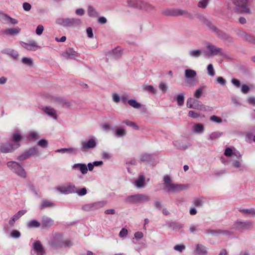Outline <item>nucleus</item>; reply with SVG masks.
Masks as SVG:
<instances>
[{
    "label": "nucleus",
    "mask_w": 255,
    "mask_h": 255,
    "mask_svg": "<svg viewBox=\"0 0 255 255\" xmlns=\"http://www.w3.org/2000/svg\"><path fill=\"white\" fill-rule=\"evenodd\" d=\"M96 146L97 141L95 137L82 140L81 142V150L83 152H85L88 150L93 149L95 148Z\"/></svg>",
    "instance_id": "nucleus-11"
},
{
    "label": "nucleus",
    "mask_w": 255,
    "mask_h": 255,
    "mask_svg": "<svg viewBox=\"0 0 255 255\" xmlns=\"http://www.w3.org/2000/svg\"><path fill=\"white\" fill-rule=\"evenodd\" d=\"M128 234V231L127 229L125 228H123L121 230V231L119 233V236L121 238H125L127 236Z\"/></svg>",
    "instance_id": "nucleus-62"
},
{
    "label": "nucleus",
    "mask_w": 255,
    "mask_h": 255,
    "mask_svg": "<svg viewBox=\"0 0 255 255\" xmlns=\"http://www.w3.org/2000/svg\"><path fill=\"white\" fill-rule=\"evenodd\" d=\"M127 133L126 130L123 128H118L115 130V135L117 137H121L125 136Z\"/></svg>",
    "instance_id": "nucleus-40"
},
{
    "label": "nucleus",
    "mask_w": 255,
    "mask_h": 255,
    "mask_svg": "<svg viewBox=\"0 0 255 255\" xmlns=\"http://www.w3.org/2000/svg\"><path fill=\"white\" fill-rule=\"evenodd\" d=\"M133 185L137 188H142L145 185V177L143 175H140L133 182Z\"/></svg>",
    "instance_id": "nucleus-23"
},
{
    "label": "nucleus",
    "mask_w": 255,
    "mask_h": 255,
    "mask_svg": "<svg viewBox=\"0 0 255 255\" xmlns=\"http://www.w3.org/2000/svg\"><path fill=\"white\" fill-rule=\"evenodd\" d=\"M202 53V51L200 49H193L189 50L188 54L190 57L197 58L199 57Z\"/></svg>",
    "instance_id": "nucleus-29"
},
{
    "label": "nucleus",
    "mask_w": 255,
    "mask_h": 255,
    "mask_svg": "<svg viewBox=\"0 0 255 255\" xmlns=\"http://www.w3.org/2000/svg\"><path fill=\"white\" fill-rule=\"evenodd\" d=\"M26 152L28 154L29 157L38 154V150L37 148L33 147L29 148V149L26 150Z\"/></svg>",
    "instance_id": "nucleus-42"
},
{
    "label": "nucleus",
    "mask_w": 255,
    "mask_h": 255,
    "mask_svg": "<svg viewBox=\"0 0 255 255\" xmlns=\"http://www.w3.org/2000/svg\"><path fill=\"white\" fill-rule=\"evenodd\" d=\"M237 159H230V161L231 162V165L234 168L238 170V171L243 172L245 170V166L242 164V159L241 158H237Z\"/></svg>",
    "instance_id": "nucleus-17"
},
{
    "label": "nucleus",
    "mask_w": 255,
    "mask_h": 255,
    "mask_svg": "<svg viewBox=\"0 0 255 255\" xmlns=\"http://www.w3.org/2000/svg\"><path fill=\"white\" fill-rule=\"evenodd\" d=\"M144 89L153 94H155L157 92L156 90L151 85L145 86Z\"/></svg>",
    "instance_id": "nucleus-51"
},
{
    "label": "nucleus",
    "mask_w": 255,
    "mask_h": 255,
    "mask_svg": "<svg viewBox=\"0 0 255 255\" xmlns=\"http://www.w3.org/2000/svg\"><path fill=\"white\" fill-rule=\"evenodd\" d=\"M204 127L201 123L195 124L192 126V130L196 133H202L204 132Z\"/></svg>",
    "instance_id": "nucleus-27"
},
{
    "label": "nucleus",
    "mask_w": 255,
    "mask_h": 255,
    "mask_svg": "<svg viewBox=\"0 0 255 255\" xmlns=\"http://www.w3.org/2000/svg\"><path fill=\"white\" fill-rule=\"evenodd\" d=\"M26 226L29 229L37 228L40 226V223L36 220H32L27 223Z\"/></svg>",
    "instance_id": "nucleus-30"
},
{
    "label": "nucleus",
    "mask_w": 255,
    "mask_h": 255,
    "mask_svg": "<svg viewBox=\"0 0 255 255\" xmlns=\"http://www.w3.org/2000/svg\"><path fill=\"white\" fill-rule=\"evenodd\" d=\"M151 159V155L147 153L143 154L140 157V160L142 161L149 162Z\"/></svg>",
    "instance_id": "nucleus-52"
},
{
    "label": "nucleus",
    "mask_w": 255,
    "mask_h": 255,
    "mask_svg": "<svg viewBox=\"0 0 255 255\" xmlns=\"http://www.w3.org/2000/svg\"><path fill=\"white\" fill-rule=\"evenodd\" d=\"M210 0H200L198 3V7L204 9L208 6Z\"/></svg>",
    "instance_id": "nucleus-44"
},
{
    "label": "nucleus",
    "mask_w": 255,
    "mask_h": 255,
    "mask_svg": "<svg viewBox=\"0 0 255 255\" xmlns=\"http://www.w3.org/2000/svg\"><path fill=\"white\" fill-rule=\"evenodd\" d=\"M49 244L53 249L65 248L72 245L70 241L64 240L62 235L59 234L53 235L49 241Z\"/></svg>",
    "instance_id": "nucleus-1"
},
{
    "label": "nucleus",
    "mask_w": 255,
    "mask_h": 255,
    "mask_svg": "<svg viewBox=\"0 0 255 255\" xmlns=\"http://www.w3.org/2000/svg\"><path fill=\"white\" fill-rule=\"evenodd\" d=\"M113 54L116 58H118L121 56L122 52L120 49L117 48L113 51Z\"/></svg>",
    "instance_id": "nucleus-64"
},
{
    "label": "nucleus",
    "mask_w": 255,
    "mask_h": 255,
    "mask_svg": "<svg viewBox=\"0 0 255 255\" xmlns=\"http://www.w3.org/2000/svg\"><path fill=\"white\" fill-rule=\"evenodd\" d=\"M196 76V72L194 70L188 69L185 70V78L190 86L196 85V83L194 82V78Z\"/></svg>",
    "instance_id": "nucleus-14"
},
{
    "label": "nucleus",
    "mask_w": 255,
    "mask_h": 255,
    "mask_svg": "<svg viewBox=\"0 0 255 255\" xmlns=\"http://www.w3.org/2000/svg\"><path fill=\"white\" fill-rule=\"evenodd\" d=\"M238 34L241 37H242V38H243L245 40H248L249 41L254 42L252 40V39H253L252 37L250 35H248L245 32H244L242 30H239L238 32Z\"/></svg>",
    "instance_id": "nucleus-34"
},
{
    "label": "nucleus",
    "mask_w": 255,
    "mask_h": 255,
    "mask_svg": "<svg viewBox=\"0 0 255 255\" xmlns=\"http://www.w3.org/2000/svg\"><path fill=\"white\" fill-rule=\"evenodd\" d=\"M20 143H13L6 142L1 144L0 146V151L2 153L12 152L20 146Z\"/></svg>",
    "instance_id": "nucleus-13"
},
{
    "label": "nucleus",
    "mask_w": 255,
    "mask_h": 255,
    "mask_svg": "<svg viewBox=\"0 0 255 255\" xmlns=\"http://www.w3.org/2000/svg\"><path fill=\"white\" fill-rule=\"evenodd\" d=\"M29 157H30L28 155V154H27V153L26 152V151H25L23 153H22L21 155H20L19 156H18L17 157V160H18L19 161H23V160H24L27 158H28Z\"/></svg>",
    "instance_id": "nucleus-55"
},
{
    "label": "nucleus",
    "mask_w": 255,
    "mask_h": 255,
    "mask_svg": "<svg viewBox=\"0 0 255 255\" xmlns=\"http://www.w3.org/2000/svg\"><path fill=\"white\" fill-rule=\"evenodd\" d=\"M138 2L140 4L137 6L140 8L144 9L146 10H150L153 9L154 7L151 4L145 3L141 1H138Z\"/></svg>",
    "instance_id": "nucleus-32"
},
{
    "label": "nucleus",
    "mask_w": 255,
    "mask_h": 255,
    "mask_svg": "<svg viewBox=\"0 0 255 255\" xmlns=\"http://www.w3.org/2000/svg\"><path fill=\"white\" fill-rule=\"evenodd\" d=\"M150 197L146 194L137 193L127 196L125 201L128 203L137 204L143 203L150 201Z\"/></svg>",
    "instance_id": "nucleus-3"
},
{
    "label": "nucleus",
    "mask_w": 255,
    "mask_h": 255,
    "mask_svg": "<svg viewBox=\"0 0 255 255\" xmlns=\"http://www.w3.org/2000/svg\"><path fill=\"white\" fill-rule=\"evenodd\" d=\"M63 57L66 59H76L78 57V53L74 50L73 48H69L62 54Z\"/></svg>",
    "instance_id": "nucleus-22"
},
{
    "label": "nucleus",
    "mask_w": 255,
    "mask_h": 255,
    "mask_svg": "<svg viewBox=\"0 0 255 255\" xmlns=\"http://www.w3.org/2000/svg\"><path fill=\"white\" fill-rule=\"evenodd\" d=\"M6 53L7 54L11 56L14 59L17 58L19 55L18 52L13 49L7 52Z\"/></svg>",
    "instance_id": "nucleus-58"
},
{
    "label": "nucleus",
    "mask_w": 255,
    "mask_h": 255,
    "mask_svg": "<svg viewBox=\"0 0 255 255\" xmlns=\"http://www.w3.org/2000/svg\"><path fill=\"white\" fill-rule=\"evenodd\" d=\"M27 211L25 210H20L14 214L11 218L9 220L8 223L11 227L14 226V223L16 221L19 219L22 215L26 213Z\"/></svg>",
    "instance_id": "nucleus-21"
},
{
    "label": "nucleus",
    "mask_w": 255,
    "mask_h": 255,
    "mask_svg": "<svg viewBox=\"0 0 255 255\" xmlns=\"http://www.w3.org/2000/svg\"><path fill=\"white\" fill-rule=\"evenodd\" d=\"M106 204L107 202L106 201L89 203L83 205L82 209L87 212L94 211L103 208Z\"/></svg>",
    "instance_id": "nucleus-10"
},
{
    "label": "nucleus",
    "mask_w": 255,
    "mask_h": 255,
    "mask_svg": "<svg viewBox=\"0 0 255 255\" xmlns=\"http://www.w3.org/2000/svg\"><path fill=\"white\" fill-rule=\"evenodd\" d=\"M252 0H232V2L235 6L237 11L250 13L251 10L249 6L250 5Z\"/></svg>",
    "instance_id": "nucleus-6"
},
{
    "label": "nucleus",
    "mask_w": 255,
    "mask_h": 255,
    "mask_svg": "<svg viewBox=\"0 0 255 255\" xmlns=\"http://www.w3.org/2000/svg\"><path fill=\"white\" fill-rule=\"evenodd\" d=\"M73 170H79L82 174H86L88 172L87 165L84 163H75L72 166Z\"/></svg>",
    "instance_id": "nucleus-20"
},
{
    "label": "nucleus",
    "mask_w": 255,
    "mask_h": 255,
    "mask_svg": "<svg viewBox=\"0 0 255 255\" xmlns=\"http://www.w3.org/2000/svg\"><path fill=\"white\" fill-rule=\"evenodd\" d=\"M200 20L204 24L209 27V28L213 32H215L217 35L221 39L227 40L229 38V36L226 33L218 30L215 26H214L209 21L206 19L204 16H200Z\"/></svg>",
    "instance_id": "nucleus-8"
},
{
    "label": "nucleus",
    "mask_w": 255,
    "mask_h": 255,
    "mask_svg": "<svg viewBox=\"0 0 255 255\" xmlns=\"http://www.w3.org/2000/svg\"><path fill=\"white\" fill-rule=\"evenodd\" d=\"M21 61L22 63L29 66H32L33 65L32 59L30 57H23Z\"/></svg>",
    "instance_id": "nucleus-46"
},
{
    "label": "nucleus",
    "mask_w": 255,
    "mask_h": 255,
    "mask_svg": "<svg viewBox=\"0 0 255 255\" xmlns=\"http://www.w3.org/2000/svg\"><path fill=\"white\" fill-rule=\"evenodd\" d=\"M20 236L21 234L20 232L16 230H12L10 233V237L14 239H18L20 237Z\"/></svg>",
    "instance_id": "nucleus-49"
},
{
    "label": "nucleus",
    "mask_w": 255,
    "mask_h": 255,
    "mask_svg": "<svg viewBox=\"0 0 255 255\" xmlns=\"http://www.w3.org/2000/svg\"><path fill=\"white\" fill-rule=\"evenodd\" d=\"M21 31L19 27L10 28L5 29L3 31V33L7 35L15 36L18 35Z\"/></svg>",
    "instance_id": "nucleus-24"
},
{
    "label": "nucleus",
    "mask_w": 255,
    "mask_h": 255,
    "mask_svg": "<svg viewBox=\"0 0 255 255\" xmlns=\"http://www.w3.org/2000/svg\"><path fill=\"white\" fill-rule=\"evenodd\" d=\"M20 44L21 46L29 51H35L40 48V46L34 40L30 41L28 43L21 41Z\"/></svg>",
    "instance_id": "nucleus-16"
},
{
    "label": "nucleus",
    "mask_w": 255,
    "mask_h": 255,
    "mask_svg": "<svg viewBox=\"0 0 255 255\" xmlns=\"http://www.w3.org/2000/svg\"><path fill=\"white\" fill-rule=\"evenodd\" d=\"M207 73L210 76L213 77L215 75V71L212 64H209L207 66Z\"/></svg>",
    "instance_id": "nucleus-45"
},
{
    "label": "nucleus",
    "mask_w": 255,
    "mask_h": 255,
    "mask_svg": "<svg viewBox=\"0 0 255 255\" xmlns=\"http://www.w3.org/2000/svg\"><path fill=\"white\" fill-rule=\"evenodd\" d=\"M87 12L88 15L90 17H97L99 15L98 11L91 5L88 6Z\"/></svg>",
    "instance_id": "nucleus-31"
},
{
    "label": "nucleus",
    "mask_w": 255,
    "mask_h": 255,
    "mask_svg": "<svg viewBox=\"0 0 255 255\" xmlns=\"http://www.w3.org/2000/svg\"><path fill=\"white\" fill-rule=\"evenodd\" d=\"M87 189L85 187L82 188L80 189H78L76 187V191L75 193H77L80 196H83L87 194Z\"/></svg>",
    "instance_id": "nucleus-47"
},
{
    "label": "nucleus",
    "mask_w": 255,
    "mask_h": 255,
    "mask_svg": "<svg viewBox=\"0 0 255 255\" xmlns=\"http://www.w3.org/2000/svg\"><path fill=\"white\" fill-rule=\"evenodd\" d=\"M163 190L167 193H175L179 192L184 189V186L172 183L170 177L166 175L163 178Z\"/></svg>",
    "instance_id": "nucleus-2"
},
{
    "label": "nucleus",
    "mask_w": 255,
    "mask_h": 255,
    "mask_svg": "<svg viewBox=\"0 0 255 255\" xmlns=\"http://www.w3.org/2000/svg\"><path fill=\"white\" fill-rule=\"evenodd\" d=\"M195 253L197 254H205L207 253V250L203 245L198 244L196 247Z\"/></svg>",
    "instance_id": "nucleus-33"
},
{
    "label": "nucleus",
    "mask_w": 255,
    "mask_h": 255,
    "mask_svg": "<svg viewBox=\"0 0 255 255\" xmlns=\"http://www.w3.org/2000/svg\"><path fill=\"white\" fill-rule=\"evenodd\" d=\"M4 19L6 22L11 24H16L18 23V21L16 19L13 18L7 15H4Z\"/></svg>",
    "instance_id": "nucleus-41"
},
{
    "label": "nucleus",
    "mask_w": 255,
    "mask_h": 255,
    "mask_svg": "<svg viewBox=\"0 0 255 255\" xmlns=\"http://www.w3.org/2000/svg\"><path fill=\"white\" fill-rule=\"evenodd\" d=\"M168 227L173 231H177L180 229L182 227V226L179 223L172 222L168 224Z\"/></svg>",
    "instance_id": "nucleus-35"
},
{
    "label": "nucleus",
    "mask_w": 255,
    "mask_h": 255,
    "mask_svg": "<svg viewBox=\"0 0 255 255\" xmlns=\"http://www.w3.org/2000/svg\"><path fill=\"white\" fill-rule=\"evenodd\" d=\"M56 23L65 27H71L80 26L82 21L80 19L77 18H60L56 20Z\"/></svg>",
    "instance_id": "nucleus-5"
},
{
    "label": "nucleus",
    "mask_w": 255,
    "mask_h": 255,
    "mask_svg": "<svg viewBox=\"0 0 255 255\" xmlns=\"http://www.w3.org/2000/svg\"><path fill=\"white\" fill-rule=\"evenodd\" d=\"M128 104L131 106L132 107L135 108V109H139L141 108V104L137 102L134 99H130L128 101Z\"/></svg>",
    "instance_id": "nucleus-39"
},
{
    "label": "nucleus",
    "mask_w": 255,
    "mask_h": 255,
    "mask_svg": "<svg viewBox=\"0 0 255 255\" xmlns=\"http://www.w3.org/2000/svg\"><path fill=\"white\" fill-rule=\"evenodd\" d=\"M38 136V133L36 131H31L28 135L29 140H34L36 139Z\"/></svg>",
    "instance_id": "nucleus-53"
},
{
    "label": "nucleus",
    "mask_w": 255,
    "mask_h": 255,
    "mask_svg": "<svg viewBox=\"0 0 255 255\" xmlns=\"http://www.w3.org/2000/svg\"><path fill=\"white\" fill-rule=\"evenodd\" d=\"M55 206V204L51 201L43 199L42 200L41 204L40 205V209L42 210L48 207H54Z\"/></svg>",
    "instance_id": "nucleus-28"
},
{
    "label": "nucleus",
    "mask_w": 255,
    "mask_h": 255,
    "mask_svg": "<svg viewBox=\"0 0 255 255\" xmlns=\"http://www.w3.org/2000/svg\"><path fill=\"white\" fill-rule=\"evenodd\" d=\"M210 120L213 122H215V123H218V124H220L222 122V120L221 118H220V117H218L216 116H212L211 117H210Z\"/></svg>",
    "instance_id": "nucleus-59"
},
{
    "label": "nucleus",
    "mask_w": 255,
    "mask_h": 255,
    "mask_svg": "<svg viewBox=\"0 0 255 255\" xmlns=\"http://www.w3.org/2000/svg\"><path fill=\"white\" fill-rule=\"evenodd\" d=\"M32 251L36 255H45V251L39 241H35L32 244Z\"/></svg>",
    "instance_id": "nucleus-15"
},
{
    "label": "nucleus",
    "mask_w": 255,
    "mask_h": 255,
    "mask_svg": "<svg viewBox=\"0 0 255 255\" xmlns=\"http://www.w3.org/2000/svg\"><path fill=\"white\" fill-rule=\"evenodd\" d=\"M44 111L46 114L54 120L57 119V114L56 110L50 107H46L44 108Z\"/></svg>",
    "instance_id": "nucleus-25"
},
{
    "label": "nucleus",
    "mask_w": 255,
    "mask_h": 255,
    "mask_svg": "<svg viewBox=\"0 0 255 255\" xmlns=\"http://www.w3.org/2000/svg\"><path fill=\"white\" fill-rule=\"evenodd\" d=\"M123 123L128 126L133 127L134 129H138V126L134 123L128 120H125Z\"/></svg>",
    "instance_id": "nucleus-50"
},
{
    "label": "nucleus",
    "mask_w": 255,
    "mask_h": 255,
    "mask_svg": "<svg viewBox=\"0 0 255 255\" xmlns=\"http://www.w3.org/2000/svg\"><path fill=\"white\" fill-rule=\"evenodd\" d=\"M186 106L188 108L198 110L202 106L199 100L194 98L190 97L187 100Z\"/></svg>",
    "instance_id": "nucleus-18"
},
{
    "label": "nucleus",
    "mask_w": 255,
    "mask_h": 255,
    "mask_svg": "<svg viewBox=\"0 0 255 255\" xmlns=\"http://www.w3.org/2000/svg\"><path fill=\"white\" fill-rule=\"evenodd\" d=\"M56 189L61 194H69L75 193L76 186L71 183H68L57 187Z\"/></svg>",
    "instance_id": "nucleus-12"
},
{
    "label": "nucleus",
    "mask_w": 255,
    "mask_h": 255,
    "mask_svg": "<svg viewBox=\"0 0 255 255\" xmlns=\"http://www.w3.org/2000/svg\"><path fill=\"white\" fill-rule=\"evenodd\" d=\"M216 82L221 86H225L226 84V80L222 77H218L216 79Z\"/></svg>",
    "instance_id": "nucleus-60"
},
{
    "label": "nucleus",
    "mask_w": 255,
    "mask_h": 255,
    "mask_svg": "<svg viewBox=\"0 0 255 255\" xmlns=\"http://www.w3.org/2000/svg\"><path fill=\"white\" fill-rule=\"evenodd\" d=\"M159 88L162 92L165 93L167 90V84L163 82H161L159 85Z\"/></svg>",
    "instance_id": "nucleus-56"
},
{
    "label": "nucleus",
    "mask_w": 255,
    "mask_h": 255,
    "mask_svg": "<svg viewBox=\"0 0 255 255\" xmlns=\"http://www.w3.org/2000/svg\"><path fill=\"white\" fill-rule=\"evenodd\" d=\"M44 27L42 25H38L36 29L35 32L37 35H41L43 31Z\"/></svg>",
    "instance_id": "nucleus-61"
},
{
    "label": "nucleus",
    "mask_w": 255,
    "mask_h": 255,
    "mask_svg": "<svg viewBox=\"0 0 255 255\" xmlns=\"http://www.w3.org/2000/svg\"><path fill=\"white\" fill-rule=\"evenodd\" d=\"M204 201L201 198H196L193 201V204L197 207H201L203 206Z\"/></svg>",
    "instance_id": "nucleus-48"
},
{
    "label": "nucleus",
    "mask_w": 255,
    "mask_h": 255,
    "mask_svg": "<svg viewBox=\"0 0 255 255\" xmlns=\"http://www.w3.org/2000/svg\"><path fill=\"white\" fill-rule=\"evenodd\" d=\"M38 145L43 148H47L48 145V141L45 139H42L38 141Z\"/></svg>",
    "instance_id": "nucleus-54"
},
{
    "label": "nucleus",
    "mask_w": 255,
    "mask_h": 255,
    "mask_svg": "<svg viewBox=\"0 0 255 255\" xmlns=\"http://www.w3.org/2000/svg\"><path fill=\"white\" fill-rule=\"evenodd\" d=\"M222 134L223 133L222 132H213L209 134V137H208V139L210 140H215L219 138L222 135Z\"/></svg>",
    "instance_id": "nucleus-36"
},
{
    "label": "nucleus",
    "mask_w": 255,
    "mask_h": 255,
    "mask_svg": "<svg viewBox=\"0 0 255 255\" xmlns=\"http://www.w3.org/2000/svg\"><path fill=\"white\" fill-rule=\"evenodd\" d=\"M22 136L20 134L17 132H14L12 134V142L13 143H20Z\"/></svg>",
    "instance_id": "nucleus-37"
},
{
    "label": "nucleus",
    "mask_w": 255,
    "mask_h": 255,
    "mask_svg": "<svg viewBox=\"0 0 255 255\" xmlns=\"http://www.w3.org/2000/svg\"><path fill=\"white\" fill-rule=\"evenodd\" d=\"M205 88V87H200L198 88L195 91L194 93V97L196 99H199L201 97L203 93V90Z\"/></svg>",
    "instance_id": "nucleus-38"
},
{
    "label": "nucleus",
    "mask_w": 255,
    "mask_h": 255,
    "mask_svg": "<svg viewBox=\"0 0 255 255\" xmlns=\"http://www.w3.org/2000/svg\"><path fill=\"white\" fill-rule=\"evenodd\" d=\"M251 226V224L249 222L237 221L233 225V227L231 229L232 231L223 230L220 233L227 235H231L234 233L233 230L242 231L249 229Z\"/></svg>",
    "instance_id": "nucleus-7"
},
{
    "label": "nucleus",
    "mask_w": 255,
    "mask_h": 255,
    "mask_svg": "<svg viewBox=\"0 0 255 255\" xmlns=\"http://www.w3.org/2000/svg\"><path fill=\"white\" fill-rule=\"evenodd\" d=\"M113 100L115 103H118L120 101V96L117 93H113L112 94Z\"/></svg>",
    "instance_id": "nucleus-63"
},
{
    "label": "nucleus",
    "mask_w": 255,
    "mask_h": 255,
    "mask_svg": "<svg viewBox=\"0 0 255 255\" xmlns=\"http://www.w3.org/2000/svg\"><path fill=\"white\" fill-rule=\"evenodd\" d=\"M7 167L17 176L25 178L26 173L25 169L17 162L14 161H8L6 163Z\"/></svg>",
    "instance_id": "nucleus-4"
},
{
    "label": "nucleus",
    "mask_w": 255,
    "mask_h": 255,
    "mask_svg": "<svg viewBox=\"0 0 255 255\" xmlns=\"http://www.w3.org/2000/svg\"><path fill=\"white\" fill-rule=\"evenodd\" d=\"M41 224L43 227H50L53 225L54 221L49 217L44 216L42 218Z\"/></svg>",
    "instance_id": "nucleus-26"
},
{
    "label": "nucleus",
    "mask_w": 255,
    "mask_h": 255,
    "mask_svg": "<svg viewBox=\"0 0 255 255\" xmlns=\"http://www.w3.org/2000/svg\"><path fill=\"white\" fill-rule=\"evenodd\" d=\"M224 154L227 157H230V159H233L234 157L241 158L242 156L239 151L236 150L233 151L230 147H227L225 149Z\"/></svg>",
    "instance_id": "nucleus-19"
},
{
    "label": "nucleus",
    "mask_w": 255,
    "mask_h": 255,
    "mask_svg": "<svg viewBox=\"0 0 255 255\" xmlns=\"http://www.w3.org/2000/svg\"><path fill=\"white\" fill-rule=\"evenodd\" d=\"M174 249L180 253L182 252L185 249V246L182 245H176L174 246Z\"/></svg>",
    "instance_id": "nucleus-57"
},
{
    "label": "nucleus",
    "mask_w": 255,
    "mask_h": 255,
    "mask_svg": "<svg viewBox=\"0 0 255 255\" xmlns=\"http://www.w3.org/2000/svg\"><path fill=\"white\" fill-rule=\"evenodd\" d=\"M176 100L177 101L178 106H182L183 105L184 102V96L183 93H181L177 96L176 97Z\"/></svg>",
    "instance_id": "nucleus-43"
},
{
    "label": "nucleus",
    "mask_w": 255,
    "mask_h": 255,
    "mask_svg": "<svg viewBox=\"0 0 255 255\" xmlns=\"http://www.w3.org/2000/svg\"><path fill=\"white\" fill-rule=\"evenodd\" d=\"M208 52H204V55L206 57H210L214 55L225 56V54L223 49L220 47H217L211 43H208L206 46Z\"/></svg>",
    "instance_id": "nucleus-9"
}]
</instances>
